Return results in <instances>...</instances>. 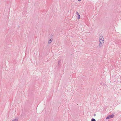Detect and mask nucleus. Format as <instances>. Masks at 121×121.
I'll return each mask as SVG.
<instances>
[{"label":"nucleus","instance_id":"obj_1","mask_svg":"<svg viewBox=\"0 0 121 121\" xmlns=\"http://www.w3.org/2000/svg\"><path fill=\"white\" fill-rule=\"evenodd\" d=\"M114 116V115L113 114H112L111 115L108 116L106 118V119H109L111 118H113Z\"/></svg>","mask_w":121,"mask_h":121},{"label":"nucleus","instance_id":"obj_9","mask_svg":"<svg viewBox=\"0 0 121 121\" xmlns=\"http://www.w3.org/2000/svg\"><path fill=\"white\" fill-rule=\"evenodd\" d=\"M60 61H59L58 62V64H60Z\"/></svg>","mask_w":121,"mask_h":121},{"label":"nucleus","instance_id":"obj_5","mask_svg":"<svg viewBox=\"0 0 121 121\" xmlns=\"http://www.w3.org/2000/svg\"><path fill=\"white\" fill-rule=\"evenodd\" d=\"M99 41V44H103L104 43V41Z\"/></svg>","mask_w":121,"mask_h":121},{"label":"nucleus","instance_id":"obj_4","mask_svg":"<svg viewBox=\"0 0 121 121\" xmlns=\"http://www.w3.org/2000/svg\"><path fill=\"white\" fill-rule=\"evenodd\" d=\"M18 118L17 117L15 118L12 120V121H18Z\"/></svg>","mask_w":121,"mask_h":121},{"label":"nucleus","instance_id":"obj_6","mask_svg":"<svg viewBox=\"0 0 121 121\" xmlns=\"http://www.w3.org/2000/svg\"><path fill=\"white\" fill-rule=\"evenodd\" d=\"M52 40H51V39H50L49 41H48V43L49 44H50L51 43V42H52Z\"/></svg>","mask_w":121,"mask_h":121},{"label":"nucleus","instance_id":"obj_11","mask_svg":"<svg viewBox=\"0 0 121 121\" xmlns=\"http://www.w3.org/2000/svg\"><path fill=\"white\" fill-rule=\"evenodd\" d=\"M79 1H80L81 0H78Z\"/></svg>","mask_w":121,"mask_h":121},{"label":"nucleus","instance_id":"obj_7","mask_svg":"<svg viewBox=\"0 0 121 121\" xmlns=\"http://www.w3.org/2000/svg\"><path fill=\"white\" fill-rule=\"evenodd\" d=\"M103 44H99V48H100L101 47H102V46H103Z\"/></svg>","mask_w":121,"mask_h":121},{"label":"nucleus","instance_id":"obj_10","mask_svg":"<svg viewBox=\"0 0 121 121\" xmlns=\"http://www.w3.org/2000/svg\"><path fill=\"white\" fill-rule=\"evenodd\" d=\"M95 115H96V114H94V116H95Z\"/></svg>","mask_w":121,"mask_h":121},{"label":"nucleus","instance_id":"obj_2","mask_svg":"<svg viewBox=\"0 0 121 121\" xmlns=\"http://www.w3.org/2000/svg\"><path fill=\"white\" fill-rule=\"evenodd\" d=\"M99 41H104V39L102 36H100L99 37Z\"/></svg>","mask_w":121,"mask_h":121},{"label":"nucleus","instance_id":"obj_8","mask_svg":"<svg viewBox=\"0 0 121 121\" xmlns=\"http://www.w3.org/2000/svg\"><path fill=\"white\" fill-rule=\"evenodd\" d=\"M91 121H96L95 120L94 118H92L91 120Z\"/></svg>","mask_w":121,"mask_h":121},{"label":"nucleus","instance_id":"obj_3","mask_svg":"<svg viewBox=\"0 0 121 121\" xmlns=\"http://www.w3.org/2000/svg\"><path fill=\"white\" fill-rule=\"evenodd\" d=\"M76 14H77L78 16V19H79L80 18V15L79 14L78 12L77 11H76Z\"/></svg>","mask_w":121,"mask_h":121}]
</instances>
